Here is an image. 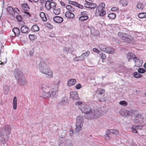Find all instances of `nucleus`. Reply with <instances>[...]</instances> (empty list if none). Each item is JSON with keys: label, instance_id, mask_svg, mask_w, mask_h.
Returning a JSON list of instances; mask_svg holds the SVG:
<instances>
[{"label": "nucleus", "instance_id": "nucleus-19", "mask_svg": "<svg viewBox=\"0 0 146 146\" xmlns=\"http://www.w3.org/2000/svg\"><path fill=\"white\" fill-rule=\"evenodd\" d=\"M13 32L15 35L17 36H19L20 33L19 29L17 27L13 28Z\"/></svg>", "mask_w": 146, "mask_h": 146}, {"label": "nucleus", "instance_id": "nucleus-43", "mask_svg": "<svg viewBox=\"0 0 146 146\" xmlns=\"http://www.w3.org/2000/svg\"><path fill=\"white\" fill-rule=\"evenodd\" d=\"M14 15L16 13L17 14H19L20 13V11L19 9L16 8L13 9Z\"/></svg>", "mask_w": 146, "mask_h": 146}, {"label": "nucleus", "instance_id": "nucleus-21", "mask_svg": "<svg viewBox=\"0 0 146 146\" xmlns=\"http://www.w3.org/2000/svg\"><path fill=\"white\" fill-rule=\"evenodd\" d=\"M17 98L16 97H14L13 101V107L14 109L16 110L17 108Z\"/></svg>", "mask_w": 146, "mask_h": 146}, {"label": "nucleus", "instance_id": "nucleus-30", "mask_svg": "<svg viewBox=\"0 0 146 146\" xmlns=\"http://www.w3.org/2000/svg\"><path fill=\"white\" fill-rule=\"evenodd\" d=\"M66 8L68 11L74 12V8L72 6L70 5H68L66 6Z\"/></svg>", "mask_w": 146, "mask_h": 146}, {"label": "nucleus", "instance_id": "nucleus-13", "mask_svg": "<svg viewBox=\"0 0 146 146\" xmlns=\"http://www.w3.org/2000/svg\"><path fill=\"white\" fill-rule=\"evenodd\" d=\"M53 20L54 22L58 23H62L63 21L62 17L58 16L54 17L53 18Z\"/></svg>", "mask_w": 146, "mask_h": 146}, {"label": "nucleus", "instance_id": "nucleus-48", "mask_svg": "<svg viewBox=\"0 0 146 146\" xmlns=\"http://www.w3.org/2000/svg\"><path fill=\"white\" fill-rule=\"evenodd\" d=\"M101 56V58L103 60H104L106 58V56L105 54H103L102 53H101L100 54Z\"/></svg>", "mask_w": 146, "mask_h": 146}, {"label": "nucleus", "instance_id": "nucleus-18", "mask_svg": "<svg viewBox=\"0 0 146 146\" xmlns=\"http://www.w3.org/2000/svg\"><path fill=\"white\" fill-rule=\"evenodd\" d=\"M76 82V79H70L68 82V85L69 86H71L74 84Z\"/></svg>", "mask_w": 146, "mask_h": 146}, {"label": "nucleus", "instance_id": "nucleus-51", "mask_svg": "<svg viewBox=\"0 0 146 146\" xmlns=\"http://www.w3.org/2000/svg\"><path fill=\"white\" fill-rule=\"evenodd\" d=\"M34 52V50L33 49H32L29 52L30 56H32L33 55Z\"/></svg>", "mask_w": 146, "mask_h": 146}, {"label": "nucleus", "instance_id": "nucleus-64", "mask_svg": "<svg viewBox=\"0 0 146 146\" xmlns=\"http://www.w3.org/2000/svg\"><path fill=\"white\" fill-rule=\"evenodd\" d=\"M15 77L17 78H18V76L16 74L15 75Z\"/></svg>", "mask_w": 146, "mask_h": 146}, {"label": "nucleus", "instance_id": "nucleus-35", "mask_svg": "<svg viewBox=\"0 0 146 146\" xmlns=\"http://www.w3.org/2000/svg\"><path fill=\"white\" fill-rule=\"evenodd\" d=\"M90 54V52L89 51H87L86 52L83 53L80 57L82 56L83 58L86 57L88 56Z\"/></svg>", "mask_w": 146, "mask_h": 146}, {"label": "nucleus", "instance_id": "nucleus-59", "mask_svg": "<svg viewBox=\"0 0 146 146\" xmlns=\"http://www.w3.org/2000/svg\"><path fill=\"white\" fill-rule=\"evenodd\" d=\"M73 131H70L69 133V135L70 136H72L73 134Z\"/></svg>", "mask_w": 146, "mask_h": 146}, {"label": "nucleus", "instance_id": "nucleus-24", "mask_svg": "<svg viewBox=\"0 0 146 146\" xmlns=\"http://www.w3.org/2000/svg\"><path fill=\"white\" fill-rule=\"evenodd\" d=\"M40 16L42 20L44 21H47V18L46 17L44 13L43 12H40Z\"/></svg>", "mask_w": 146, "mask_h": 146}, {"label": "nucleus", "instance_id": "nucleus-16", "mask_svg": "<svg viewBox=\"0 0 146 146\" xmlns=\"http://www.w3.org/2000/svg\"><path fill=\"white\" fill-rule=\"evenodd\" d=\"M29 29L25 25H23L22 26L21 28V32L24 34H26L29 31Z\"/></svg>", "mask_w": 146, "mask_h": 146}, {"label": "nucleus", "instance_id": "nucleus-8", "mask_svg": "<svg viewBox=\"0 0 146 146\" xmlns=\"http://www.w3.org/2000/svg\"><path fill=\"white\" fill-rule=\"evenodd\" d=\"M94 117H86V118L88 119H93L94 118H96L97 117H99L101 116L102 115V113L98 109H96L94 111Z\"/></svg>", "mask_w": 146, "mask_h": 146}, {"label": "nucleus", "instance_id": "nucleus-14", "mask_svg": "<svg viewBox=\"0 0 146 146\" xmlns=\"http://www.w3.org/2000/svg\"><path fill=\"white\" fill-rule=\"evenodd\" d=\"M143 119V117L141 115L138 114L135 118L134 122V123H138Z\"/></svg>", "mask_w": 146, "mask_h": 146}, {"label": "nucleus", "instance_id": "nucleus-11", "mask_svg": "<svg viewBox=\"0 0 146 146\" xmlns=\"http://www.w3.org/2000/svg\"><path fill=\"white\" fill-rule=\"evenodd\" d=\"M144 125H137L135 126V125L131 127V129L133 133H137V129L141 130L143 128Z\"/></svg>", "mask_w": 146, "mask_h": 146}, {"label": "nucleus", "instance_id": "nucleus-4", "mask_svg": "<svg viewBox=\"0 0 146 146\" xmlns=\"http://www.w3.org/2000/svg\"><path fill=\"white\" fill-rule=\"evenodd\" d=\"M76 128L75 131L76 132H79L83 126V118L82 117L78 116L76 118Z\"/></svg>", "mask_w": 146, "mask_h": 146}, {"label": "nucleus", "instance_id": "nucleus-47", "mask_svg": "<svg viewBox=\"0 0 146 146\" xmlns=\"http://www.w3.org/2000/svg\"><path fill=\"white\" fill-rule=\"evenodd\" d=\"M24 15L26 16L27 17H31V15L28 12H25V14Z\"/></svg>", "mask_w": 146, "mask_h": 146}, {"label": "nucleus", "instance_id": "nucleus-2", "mask_svg": "<svg viewBox=\"0 0 146 146\" xmlns=\"http://www.w3.org/2000/svg\"><path fill=\"white\" fill-rule=\"evenodd\" d=\"M105 7V3H102L97 7L95 13V15L97 16L103 17L105 15L106 11L104 10Z\"/></svg>", "mask_w": 146, "mask_h": 146}, {"label": "nucleus", "instance_id": "nucleus-6", "mask_svg": "<svg viewBox=\"0 0 146 146\" xmlns=\"http://www.w3.org/2000/svg\"><path fill=\"white\" fill-rule=\"evenodd\" d=\"M80 109L82 113H85L90 114L92 112L91 108L89 106L87 105H83Z\"/></svg>", "mask_w": 146, "mask_h": 146}, {"label": "nucleus", "instance_id": "nucleus-49", "mask_svg": "<svg viewBox=\"0 0 146 146\" xmlns=\"http://www.w3.org/2000/svg\"><path fill=\"white\" fill-rule=\"evenodd\" d=\"M81 16H87L86 12V11H84L81 13Z\"/></svg>", "mask_w": 146, "mask_h": 146}, {"label": "nucleus", "instance_id": "nucleus-32", "mask_svg": "<svg viewBox=\"0 0 146 146\" xmlns=\"http://www.w3.org/2000/svg\"><path fill=\"white\" fill-rule=\"evenodd\" d=\"M144 5L141 3H138L137 5V7L139 9H142L144 8Z\"/></svg>", "mask_w": 146, "mask_h": 146}, {"label": "nucleus", "instance_id": "nucleus-15", "mask_svg": "<svg viewBox=\"0 0 146 146\" xmlns=\"http://www.w3.org/2000/svg\"><path fill=\"white\" fill-rule=\"evenodd\" d=\"M127 58L128 59V61H129L130 60L133 59H134L137 57H136L135 55L133 53L129 52L127 54Z\"/></svg>", "mask_w": 146, "mask_h": 146}, {"label": "nucleus", "instance_id": "nucleus-33", "mask_svg": "<svg viewBox=\"0 0 146 146\" xmlns=\"http://www.w3.org/2000/svg\"><path fill=\"white\" fill-rule=\"evenodd\" d=\"M99 47L100 49L102 51L104 52L105 51H106V48L104 45L101 44L99 45Z\"/></svg>", "mask_w": 146, "mask_h": 146}, {"label": "nucleus", "instance_id": "nucleus-29", "mask_svg": "<svg viewBox=\"0 0 146 146\" xmlns=\"http://www.w3.org/2000/svg\"><path fill=\"white\" fill-rule=\"evenodd\" d=\"M138 17L141 19L146 18V13H139L138 15Z\"/></svg>", "mask_w": 146, "mask_h": 146}, {"label": "nucleus", "instance_id": "nucleus-20", "mask_svg": "<svg viewBox=\"0 0 146 146\" xmlns=\"http://www.w3.org/2000/svg\"><path fill=\"white\" fill-rule=\"evenodd\" d=\"M23 9L25 11H27L29 10V7L27 3H24L22 5Z\"/></svg>", "mask_w": 146, "mask_h": 146}, {"label": "nucleus", "instance_id": "nucleus-22", "mask_svg": "<svg viewBox=\"0 0 146 146\" xmlns=\"http://www.w3.org/2000/svg\"><path fill=\"white\" fill-rule=\"evenodd\" d=\"M32 31L34 32H37L39 30V28L36 25H33L31 27Z\"/></svg>", "mask_w": 146, "mask_h": 146}, {"label": "nucleus", "instance_id": "nucleus-17", "mask_svg": "<svg viewBox=\"0 0 146 146\" xmlns=\"http://www.w3.org/2000/svg\"><path fill=\"white\" fill-rule=\"evenodd\" d=\"M104 52L109 54H113L115 53V50L113 48L108 47L106 48V51H105Z\"/></svg>", "mask_w": 146, "mask_h": 146}, {"label": "nucleus", "instance_id": "nucleus-45", "mask_svg": "<svg viewBox=\"0 0 146 146\" xmlns=\"http://www.w3.org/2000/svg\"><path fill=\"white\" fill-rule=\"evenodd\" d=\"M113 41L116 43L119 44H120L121 43V40L117 38H114L113 39Z\"/></svg>", "mask_w": 146, "mask_h": 146}, {"label": "nucleus", "instance_id": "nucleus-56", "mask_svg": "<svg viewBox=\"0 0 146 146\" xmlns=\"http://www.w3.org/2000/svg\"><path fill=\"white\" fill-rule=\"evenodd\" d=\"M117 8L116 7H112L111 9V10L112 11H115L117 10Z\"/></svg>", "mask_w": 146, "mask_h": 146}, {"label": "nucleus", "instance_id": "nucleus-3", "mask_svg": "<svg viewBox=\"0 0 146 146\" xmlns=\"http://www.w3.org/2000/svg\"><path fill=\"white\" fill-rule=\"evenodd\" d=\"M45 63L43 62H41L40 64V71L42 73L47 75L48 77L49 78H52L53 77V72L50 70L47 69L46 70L44 69V66H45Z\"/></svg>", "mask_w": 146, "mask_h": 146}, {"label": "nucleus", "instance_id": "nucleus-58", "mask_svg": "<svg viewBox=\"0 0 146 146\" xmlns=\"http://www.w3.org/2000/svg\"><path fill=\"white\" fill-rule=\"evenodd\" d=\"M60 3L61 5L62 6L65 7V6L66 5V4L64 2H63L62 1H60Z\"/></svg>", "mask_w": 146, "mask_h": 146}, {"label": "nucleus", "instance_id": "nucleus-42", "mask_svg": "<svg viewBox=\"0 0 146 146\" xmlns=\"http://www.w3.org/2000/svg\"><path fill=\"white\" fill-rule=\"evenodd\" d=\"M56 4L54 2H50V6H51V8L54 9L56 7Z\"/></svg>", "mask_w": 146, "mask_h": 146}, {"label": "nucleus", "instance_id": "nucleus-26", "mask_svg": "<svg viewBox=\"0 0 146 146\" xmlns=\"http://www.w3.org/2000/svg\"><path fill=\"white\" fill-rule=\"evenodd\" d=\"M54 13L56 15H59L60 13V9L58 8H56L53 9Z\"/></svg>", "mask_w": 146, "mask_h": 146}, {"label": "nucleus", "instance_id": "nucleus-55", "mask_svg": "<svg viewBox=\"0 0 146 146\" xmlns=\"http://www.w3.org/2000/svg\"><path fill=\"white\" fill-rule=\"evenodd\" d=\"M122 4L123 6H126L127 5V1H123L122 2Z\"/></svg>", "mask_w": 146, "mask_h": 146}, {"label": "nucleus", "instance_id": "nucleus-37", "mask_svg": "<svg viewBox=\"0 0 146 146\" xmlns=\"http://www.w3.org/2000/svg\"><path fill=\"white\" fill-rule=\"evenodd\" d=\"M45 26L47 28L52 29L53 28V26L51 25L50 23H46L45 25Z\"/></svg>", "mask_w": 146, "mask_h": 146}, {"label": "nucleus", "instance_id": "nucleus-46", "mask_svg": "<svg viewBox=\"0 0 146 146\" xmlns=\"http://www.w3.org/2000/svg\"><path fill=\"white\" fill-rule=\"evenodd\" d=\"M82 87V86L80 84H77L75 86V88L76 89H80Z\"/></svg>", "mask_w": 146, "mask_h": 146}, {"label": "nucleus", "instance_id": "nucleus-62", "mask_svg": "<svg viewBox=\"0 0 146 146\" xmlns=\"http://www.w3.org/2000/svg\"><path fill=\"white\" fill-rule=\"evenodd\" d=\"M34 2H37L38 1V0H33Z\"/></svg>", "mask_w": 146, "mask_h": 146}, {"label": "nucleus", "instance_id": "nucleus-27", "mask_svg": "<svg viewBox=\"0 0 146 146\" xmlns=\"http://www.w3.org/2000/svg\"><path fill=\"white\" fill-rule=\"evenodd\" d=\"M108 17L110 19L113 20L115 19L116 17V15L114 13H110L108 15Z\"/></svg>", "mask_w": 146, "mask_h": 146}, {"label": "nucleus", "instance_id": "nucleus-1", "mask_svg": "<svg viewBox=\"0 0 146 146\" xmlns=\"http://www.w3.org/2000/svg\"><path fill=\"white\" fill-rule=\"evenodd\" d=\"M117 35L121 40L126 42L131 43L134 41V38L126 33L119 32L117 33Z\"/></svg>", "mask_w": 146, "mask_h": 146}, {"label": "nucleus", "instance_id": "nucleus-63", "mask_svg": "<svg viewBox=\"0 0 146 146\" xmlns=\"http://www.w3.org/2000/svg\"><path fill=\"white\" fill-rule=\"evenodd\" d=\"M131 146H137V145L135 144H133Z\"/></svg>", "mask_w": 146, "mask_h": 146}, {"label": "nucleus", "instance_id": "nucleus-40", "mask_svg": "<svg viewBox=\"0 0 146 146\" xmlns=\"http://www.w3.org/2000/svg\"><path fill=\"white\" fill-rule=\"evenodd\" d=\"M29 39L31 40H34L36 38L35 35H34L29 34Z\"/></svg>", "mask_w": 146, "mask_h": 146}, {"label": "nucleus", "instance_id": "nucleus-41", "mask_svg": "<svg viewBox=\"0 0 146 146\" xmlns=\"http://www.w3.org/2000/svg\"><path fill=\"white\" fill-rule=\"evenodd\" d=\"M133 76L135 78H138L142 76L141 75L138 73L137 72H135L133 74Z\"/></svg>", "mask_w": 146, "mask_h": 146}, {"label": "nucleus", "instance_id": "nucleus-44", "mask_svg": "<svg viewBox=\"0 0 146 146\" xmlns=\"http://www.w3.org/2000/svg\"><path fill=\"white\" fill-rule=\"evenodd\" d=\"M16 19L19 22H21L22 21V17L20 15H17V16Z\"/></svg>", "mask_w": 146, "mask_h": 146}, {"label": "nucleus", "instance_id": "nucleus-57", "mask_svg": "<svg viewBox=\"0 0 146 146\" xmlns=\"http://www.w3.org/2000/svg\"><path fill=\"white\" fill-rule=\"evenodd\" d=\"M86 2L87 3V5H88L91 2L90 0H85Z\"/></svg>", "mask_w": 146, "mask_h": 146}, {"label": "nucleus", "instance_id": "nucleus-61", "mask_svg": "<svg viewBox=\"0 0 146 146\" xmlns=\"http://www.w3.org/2000/svg\"><path fill=\"white\" fill-rule=\"evenodd\" d=\"M144 67L146 69V62L144 64Z\"/></svg>", "mask_w": 146, "mask_h": 146}, {"label": "nucleus", "instance_id": "nucleus-7", "mask_svg": "<svg viewBox=\"0 0 146 146\" xmlns=\"http://www.w3.org/2000/svg\"><path fill=\"white\" fill-rule=\"evenodd\" d=\"M112 133L117 135L119 134V131L115 129L108 130L107 132L106 136L105 137V139L107 140H109V135H111Z\"/></svg>", "mask_w": 146, "mask_h": 146}, {"label": "nucleus", "instance_id": "nucleus-31", "mask_svg": "<svg viewBox=\"0 0 146 146\" xmlns=\"http://www.w3.org/2000/svg\"><path fill=\"white\" fill-rule=\"evenodd\" d=\"M88 18V17L87 16H81L79 18V19L81 21H84L87 20Z\"/></svg>", "mask_w": 146, "mask_h": 146}, {"label": "nucleus", "instance_id": "nucleus-53", "mask_svg": "<svg viewBox=\"0 0 146 146\" xmlns=\"http://www.w3.org/2000/svg\"><path fill=\"white\" fill-rule=\"evenodd\" d=\"M129 113H130L129 111L127 110V111H126V112H125V115H124L123 116H125V117L128 116L129 114Z\"/></svg>", "mask_w": 146, "mask_h": 146}, {"label": "nucleus", "instance_id": "nucleus-39", "mask_svg": "<svg viewBox=\"0 0 146 146\" xmlns=\"http://www.w3.org/2000/svg\"><path fill=\"white\" fill-rule=\"evenodd\" d=\"M119 104L121 106H125L127 105V103L125 101L123 100L120 101L119 102Z\"/></svg>", "mask_w": 146, "mask_h": 146}, {"label": "nucleus", "instance_id": "nucleus-38", "mask_svg": "<svg viewBox=\"0 0 146 146\" xmlns=\"http://www.w3.org/2000/svg\"><path fill=\"white\" fill-rule=\"evenodd\" d=\"M138 71L139 73L143 74L146 71V70L143 68H139L138 69Z\"/></svg>", "mask_w": 146, "mask_h": 146}, {"label": "nucleus", "instance_id": "nucleus-25", "mask_svg": "<svg viewBox=\"0 0 146 146\" xmlns=\"http://www.w3.org/2000/svg\"><path fill=\"white\" fill-rule=\"evenodd\" d=\"M7 11L10 14L13 15H14L13 9L11 7L9 6L8 7L7 9Z\"/></svg>", "mask_w": 146, "mask_h": 146}, {"label": "nucleus", "instance_id": "nucleus-52", "mask_svg": "<svg viewBox=\"0 0 146 146\" xmlns=\"http://www.w3.org/2000/svg\"><path fill=\"white\" fill-rule=\"evenodd\" d=\"M93 50L94 52H95L97 53H99V50L95 48H94L93 49Z\"/></svg>", "mask_w": 146, "mask_h": 146}, {"label": "nucleus", "instance_id": "nucleus-23", "mask_svg": "<svg viewBox=\"0 0 146 146\" xmlns=\"http://www.w3.org/2000/svg\"><path fill=\"white\" fill-rule=\"evenodd\" d=\"M50 1H47L46 2L45 4V7L48 10H50L51 9V6H50Z\"/></svg>", "mask_w": 146, "mask_h": 146}, {"label": "nucleus", "instance_id": "nucleus-28", "mask_svg": "<svg viewBox=\"0 0 146 146\" xmlns=\"http://www.w3.org/2000/svg\"><path fill=\"white\" fill-rule=\"evenodd\" d=\"M87 7L88 8H90L91 9H94L96 7L97 5L95 3H91Z\"/></svg>", "mask_w": 146, "mask_h": 146}, {"label": "nucleus", "instance_id": "nucleus-36", "mask_svg": "<svg viewBox=\"0 0 146 146\" xmlns=\"http://www.w3.org/2000/svg\"><path fill=\"white\" fill-rule=\"evenodd\" d=\"M72 3H73V5H76V6L77 7L80 9H83L84 8V7L83 5L79 4L76 2H72Z\"/></svg>", "mask_w": 146, "mask_h": 146}, {"label": "nucleus", "instance_id": "nucleus-60", "mask_svg": "<svg viewBox=\"0 0 146 146\" xmlns=\"http://www.w3.org/2000/svg\"><path fill=\"white\" fill-rule=\"evenodd\" d=\"M40 2L42 4L44 3L45 1V0H40Z\"/></svg>", "mask_w": 146, "mask_h": 146}, {"label": "nucleus", "instance_id": "nucleus-10", "mask_svg": "<svg viewBox=\"0 0 146 146\" xmlns=\"http://www.w3.org/2000/svg\"><path fill=\"white\" fill-rule=\"evenodd\" d=\"M70 98L72 100H77L78 99V92L76 91L70 92Z\"/></svg>", "mask_w": 146, "mask_h": 146}, {"label": "nucleus", "instance_id": "nucleus-34", "mask_svg": "<svg viewBox=\"0 0 146 146\" xmlns=\"http://www.w3.org/2000/svg\"><path fill=\"white\" fill-rule=\"evenodd\" d=\"M127 111V110L125 109H123L121 110L119 112V113L121 115L123 116L125 115V112Z\"/></svg>", "mask_w": 146, "mask_h": 146}, {"label": "nucleus", "instance_id": "nucleus-50", "mask_svg": "<svg viewBox=\"0 0 146 146\" xmlns=\"http://www.w3.org/2000/svg\"><path fill=\"white\" fill-rule=\"evenodd\" d=\"M105 92V90L104 89H101L99 91V94H101Z\"/></svg>", "mask_w": 146, "mask_h": 146}, {"label": "nucleus", "instance_id": "nucleus-54", "mask_svg": "<svg viewBox=\"0 0 146 146\" xmlns=\"http://www.w3.org/2000/svg\"><path fill=\"white\" fill-rule=\"evenodd\" d=\"M82 104V102H81L79 101L76 102V104L77 105H81Z\"/></svg>", "mask_w": 146, "mask_h": 146}, {"label": "nucleus", "instance_id": "nucleus-12", "mask_svg": "<svg viewBox=\"0 0 146 146\" xmlns=\"http://www.w3.org/2000/svg\"><path fill=\"white\" fill-rule=\"evenodd\" d=\"M72 12L67 11L65 12V16L68 19H72L74 18L75 16Z\"/></svg>", "mask_w": 146, "mask_h": 146}, {"label": "nucleus", "instance_id": "nucleus-9", "mask_svg": "<svg viewBox=\"0 0 146 146\" xmlns=\"http://www.w3.org/2000/svg\"><path fill=\"white\" fill-rule=\"evenodd\" d=\"M135 62V65L134 67H141L143 63L142 61L140 59L138 58L137 57L134 59V60Z\"/></svg>", "mask_w": 146, "mask_h": 146}, {"label": "nucleus", "instance_id": "nucleus-5", "mask_svg": "<svg viewBox=\"0 0 146 146\" xmlns=\"http://www.w3.org/2000/svg\"><path fill=\"white\" fill-rule=\"evenodd\" d=\"M41 88L43 90L42 94L41 96L42 97L45 98L50 97L52 94L53 95L54 91L52 90H50V89L49 88L46 87L44 88V87H43Z\"/></svg>", "mask_w": 146, "mask_h": 146}]
</instances>
